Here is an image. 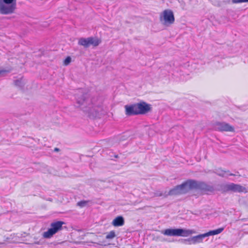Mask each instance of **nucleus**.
<instances>
[{"instance_id":"nucleus-9","label":"nucleus","mask_w":248,"mask_h":248,"mask_svg":"<svg viewBox=\"0 0 248 248\" xmlns=\"http://www.w3.org/2000/svg\"><path fill=\"white\" fill-rule=\"evenodd\" d=\"M125 114L127 116L138 115L137 104L126 105L124 106Z\"/></svg>"},{"instance_id":"nucleus-16","label":"nucleus","mask_w":248,"mask_h":248,"mask_svg":"<svg viewBox=\"0 0 248 248\" xmlns=\"http://www.w3.org/2000/svg\"><path fill=\"white\" fill-rule=\"evenodd\" d=\"M71 61V58L69 56H68L66 57V58L64 60V62H63V64L65 65H68L70 62Z\"/></svg>"},{"instance_id":"nucleus-12","label":"nucleus","mask_w":248,"mask_h":248,"mask_svg":"<svg viewBox=\"0 0 248 248\" xmlns=\"http://www.w3.org/2000/svg\"><path fill=\"white\" fill-rule=\"evenodd\" d=\"M224 230V228H219L217 229L210 231L208 232L205 233L204 235L206 236H210V235H215L218 234L220 233Z\"/></svg>"},{"instance_id":"nucleus-15","label":"nucleus","mask_w":248,"mask_h":248,"mask_svg":"<svg viewBox=\"0 0 248 248\" xmlns=\"http://www.w3.org/2000/svg\"><path fill=\"white\" fill-rule=\"evenodd\" d=\"M89 202V201H81L77 203V205L80 207H83L86 206Z\"/></svg>"},{"instance_id":"nucleus-18","label":"nucleus","mask_w":248,"mask_h":248,"mask_svg":"<svg viewBox=\"0 0 248 248\" xmlns=\"http://www.w3.org/2000/svg\"><path fill=\"white\" fill-rule=\"evenodd\" d=\"M3 2L6 4H11L13 2L14 0H3Z\"/></svg>"},{"instance_id":"nucleus-4","label":"nucleus","mask_w":248,"mask_h":248,"mask_svg":"<svg viewBox=\"0 0 248 248\" xmlns=\"http://www.w3.org/2000/svg\"><path fill=\"white\" fill-rule=\"evenodd\" d=\"M159 19L164 25L169 26L173 24L175 17L172 11L170 9L164 10L160 15Z\"/></svg>"},{"instance_id":"nucleus-7","label":"nucleus","mask_w":248,"mask_h":248,"mask_svg":"<svg viewBox=\"0 0 248 248\" xmlns=\"http://www.w3.org/2000/svg\"><path fill=\"white\" fill-rule=\"evenodd\" d=\"M136 104L138 115L145 114L151 110V105L144 101H141Z\"/></svg>"},{"instance_id":"nucleus-19","label":"nucleus","mask_w":248,"mask_h":248,"mask_svg":"<svg viewBox=\"0 0 248 248\" xmlns=\"http://www.w3.org/2000/svg\"><path fill=\"white\" fill-rule=\"evenodd\" d=\"M9 72V71H8V70H0V75H1L2 74L8 73Z\"/></svg>"},{"instance_id":"nucleus-5","label":"nucleus","mask_w":248,"mask_h":248,"mask_svg":"<svg viewBox=\"0 0 248 248\" xmlns=\"http://www.w3.org/2000/svg\"><path fill=\"white\" fill-rule=\"evenodd\" d=\"M101 40L98 38L88 37L87 38H81L79 39L78 44L85 47H88L91 45L93 46H97L100 43Z\"/></svg>"},{"instance_id":"nucleus-17","label":"nucleus","mask_w":248,"mask_h":248,"mask_svg":"<svg viewBox=\"0 0 248 248\" xmlns=\"http://www.w3.org/2000/svg\"><path fill=\"white\" fill-rule=\"evenodd\" d=\"M233 3H238L248 2V0H232Z\"/></svg>"},{"instance_id":"nucleus-1","label":"nucleus","mask_w":248,"mask_h":248,"mask_svg":"<svg viewBox=\"0 0 248 248\" xmlns=\"http://www.w3.org/2000/svg\"><path fill=\"white\" fill-rule=\"evenodd\" d=\"M196 189L203 193L213 191V187L203 182H199L193 180H188L181 185L176 186L169 191V195L184 194L189 190Z\"/></svg>"},{"instance_id":"nucleus-10","label":"nucleus","mask_w":248,"mask_h":248,"mask_svg":"<svg viewBox=\"0 0 248 248\" xmlns=\"http://www.w3.org/2000/svg\"><path fill=\"white\" fill-rule=\"evenodd\" d=\"M16 8L15 4L6 5L4 4H0V13L3 15H8L13 13Z\"/></svg>"},{"instance_id":"nucleus-13","label":"nucleus","mask_w":248,"mask_h":248,"mask_svg":"<svg viewBox=\"0 0 248 248\" xmlns=\"http://www.w3.org/2000/svg\"><path fill=\"white\" fill-rule=\"evenodd\" d=\"M205 233L202 234H200L195 236H194L191 238V240L194 243H199L201 242L202 241V239L205 237H206V235H204Z\"/></svg>"},{"instance_id":"nucleus-8","label":"nucleus","mask_w":248,"mask_h":248,"mask_svg":"<svg viewBox=\"0 0 248 248\" xmlns=\"http://www.w3.org/2000/svg\"><path fill=\"white\" fill-rule=\"evenodd\" d=\"M216 128L220 131L234 132V127L225 122H218L216 124Z\"/></svg>"},{"instance_id":"nucleus-20","label":"nucleus","mask_w":248,"mask_h":248,"mask_svg":"<svg viewBox=\"0 0 248 248\" xmlns=\"http://www.w3.org/2000/svg\"><path fill=\"white\" fill-rule=\"evenodd\" d=\"M59 150H60L58 148H54V151H55V152H58V151H59Z\"/></svg>"},{"instance_id":"nucleus-14","label":"nucleus","mask_w":248,"mask_h":248,"mask_svg":"<svg viewBox=\"0 0 248 248\" xmlns=\"http://www.w3.org/2000/svg\"><path fill=\"white\" fill-rule=\"evenodd\" d=\"M116 236V233L114 231H111L107 233L106 238L107 239H112Z\"/></svg>"},{"instance_id":"nucleus-21","label":"nucleus","mask_w":248,"mask_h":248,"mask_svg":"<svg viewBox=\"0 0 248 248\" xmlns=\"http://www.w3.org/2000/svg\"><path fill=\"white\" fill-rule=\"evenodd\" d=\"M229 175H230V176H234L235 175L233 174V173H229Z\"/></svg>"},{"instance_id":"nucleus-3","label":"nucleus","mask_w":248,"mask_h":248,"mask_svg":"<svg viewBox=\"0 0 248 248\" xmlns=\"http://www.w3.org/2000/svg\"><path fill=\"white\" fill-rule=\"evenodd\" d=\"M162 233L167 236L187 237L194 233V232L191 230L183 229H168L163 231Z\"/></svg>"},{"instance_id":"nucleus-2","label":"nucleus","mask_w":248,"mask_h":248,"mask_svg":"<svg viewBox=\"0 0 248 248\" xmlns=\"http://www.w3.org/2000/svg\"><path fill=\"white\" fill-rule=\"evenodd\" d=\"M65 224V223L62 221L52 222L50 224V228L43 233V237L47 239L51 238L56 233L62 230V226Z\"/></svg>"},{"instance_id":"nucleus-11","label":"nucleus","mask_w":248,"mask_h":248,"mask_svg":"<svg viewBox=\"0 0 248 248\" xmlns=\"http://www.w3.org/2000/svg\"><path fill=\"white\" fill-rule=\"evenodd\" d=\"M124 224V220L122 216H118L112 222V225L115 227L122 226Z\"/></svg>"},{"instance_id":"nucleus-22","label":"nucleus","mask_w":248,"mask_h":248,"mask_svg":"<svg viewBox=\"0 0 248 248\" xmlns=\"http://www.w3.org/2000/svg\"><path fill=\"white\" fill-rule=\"evenodd\" d=\"M225 172H229V171H224Z\"/></svg>"},{"instance_id":"nucleus-6","label":"nucleus","mask_w":248,"mask_h":248,"mask_svg":"<svg viewBox=\"0 0 248 248\" xmlns=\"http://www.w3.org/2000/svg\"><path fill=\"white\" fill-rule=\"evenodd\" d=\"M225 188L227 191L245 193L248 192L247 189L245 187L234 183H230L226 185Z\"/></svg>"}]
</instances>
